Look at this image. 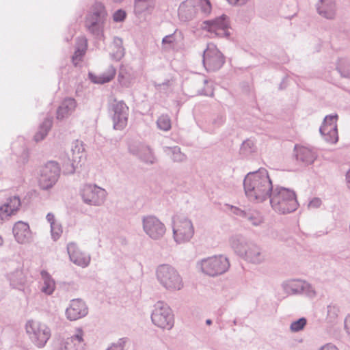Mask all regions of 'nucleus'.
Masks as SVG:
<instances>
[{"label":"nucleus","instance_id":"f257e3e1","mask_svg":"<svg viewBox=\"0 0 350 350\" xmlns=\"http://www.w3.org/2000/svg\"><path fill=\"white\" fill-rule=\"evenodd\" d=\"M274 187L265 168L247 173L243 180L245 194L250 202L255 203L268 200Z\"/></svg>","mask_w":350,"mask_h":350},{"label":"nucleus","instance_id":"f03ea898","mask_svg":"<svg viewBox=\"0 0 350 350\" xmlns=\"http://www.w3.org/2000/svg\"><path fill=\"white\" fill-rule=\"evenodd\" d=\"M229 242L234 252L245 261L254 265H260L265 262L267 255L262 248L242 235L232 236Z\"/></svg>","mask_w":350,"mask_h":350},{"label":"nucleus","instance_id":"7ed1b4c3","mask_svg":"<svg viewBox=\"0 0 350 350\" xmlns=\"http://www.w3.org/2000/svg\"><path fill=\"white\" fill-rule=\"evenodd\" d=\"M268 199L272 209L278 214H288L299 207L295 192L280 185L274 187Z\"/></svg>","mask_w":350,"mask_h":350},{"label":"nucleus","instance_id":"20e7f679","mask_svg":"<svg viewBox=\"0 0 350 350\" xmlns=\"http://www.w3.org/2000/svg\"><path fill=\"white\" fill-rule=\"evenodd\" d=\"M155 277L161 286L170 292L181 290L184 286L183 278L172 265L163 263L155 269Z\"/></svg>","mask_w":350,"mask_h":350},{"label":"nucleus","instance_id":"39448f33","mask_svg":"<svg viewBox=\"0 0 350 350\" xmlns=\"http://www.w3.org/2000/svg\"><path fill=\"white\" fill-rule=\"evenodd\" d=\"M106 18L107 12L101 3H96L86 16L85 27L92 36L98 40L103 38V27Z\"/></svg>","mask_w":350,"mask_h":350},{"label":"nucleus","instance_id":"423d86ee","mask_svg":"<svg viewBox=\"0 0 350 350\" xmlns=\"http://www.w3.org/2000/svg\"><path fill=\"white\" fill-rule=\"evenodd\" d=\"M196 267L202 273L211 277H216L229 269L230 262L224 255H215L198 260Z\"/></svg>","mask_w":350,"mask_h":350},{"label":"nucleus","instance_id":"0eeeda50","mask_svg":"<svg viewBox=\"0 0 350 350\" xmlns=\"http://www.w3.org/2000/svg\"><path fill=\"white\" fill-rule=\"evenodd\" d=\"M173 238L177 244L189 242L193 237L195 228L192 221L185 215H176L172 218Z\"/></svg>","mask_w":350,"mask_h":350},{"label":"nucleus","instance_id":"6e6552de","mask_svg":"<svg viewBox=\"0 0 350 350\" xmlns=\"http://www.w3.org/2000/svg\"><path fill=\"white\" fill-rule=\"evenodd\" d=\"M25 330L32 343L39 348L44 347L51 336V329L47 325L34 320L26 323Z\"/></svg>","mask_w":350,"mask_h":350},{"label":"nucleus","instance_id":"1a4fd4ad","mask_svg":"<svg viewBox=\"0 0 350 350\" xmlns=\"http://www.w3.org/2000/svg\"><path fill=\"white\" fill-rule=\"evenodd\" d=\"M152 323L162 329L170 330L174 325V317L170 306L163 301L154 305L151 314Z\"/></svg>","mask_w":350,"mask_h":350},{"label":"nucleus","instance_id":"9d476101","mask_svg":"<svg viewBox=\"0 0 350 350\" xmlns=\"http://www.w3.org/2000/svg\"><path fill=\"white\" fill-rule=\"evenodd\" d=\"M79 194L85 204L94 206H100L104 204L107 196V192L105 189L94 184L82 185Z\"/></svg>","mask_w":350,"mask_h":350},{"label":"nucleus","instance_id":"9b49d317","mask_svg":"<svg viewBox=\"0 0 350 350\" xmlns=\"http://www.w3.org/2000/svg\"><path fill=\"white\" fill-rule=\"evenodd\" d=\"M225 62V58L221 52L213 43H208L203 52L202 63L208 72H215L219 70Z\"/></svg>","mask_w":350,"mask_h":350},{"label":"nucleus","instance_id":"f8f14e48","mask_svg":"<svg viewBox=\"0 0 350 350\" xmlns=\"http://www.w3.org/2000/svg\"><path fill=\"white\" fill-rule=\"evenodd\" d=\"M142 228L145 234L151 239H161L166 232L165 224L156 216L148 215L142 218Z\"/></svg>","mask_w":350,"mask_h":350},{"label":"nucleus","instance_id":"ddd939ff","mask_svg":"<svg viewBox=\"0 0 350 350\" xmlns=\"http://www.w3.org/2000/svg\"><path fill=\"white\" fill-rule=\"evenodd\" d=\"M109 113L112 118L113 128L116 130H122L128 122L129 107L123 100H113L109 105Z\"/></svg>","mask_w":350,"mask_h":350},{"label":"nucleus","instance_id":"4468645a","mask_svg":"<svg viewBox=\"0 0 350 350\" xmlns=\"http://www.w3.org/2000/svg\"><path fill=\"white\" fill-rule=\"evenodd\" d=\"M60 174L58 163L53 161L47 162L41 169L39 185L43 190H48L57 183Z\"/></svg>","mask_w":350,"mask_h":350},{"label":"nucleus","instance_id":"2eb2a0df","mask_svg":"<svg viewBox=\"0 0 350 350\" xmlns=\"http://www.w3.org/2000/svg\"><path fill=\"white\" fill-rule=\"evenodd\" d=\"M201 28L208 31L211 36L228 37L230 35L229 19L224 14L213 20L203 21Z\"/></svg>","mask_w":350,"mask_h":350},{"label":"nucleus","instance_id":"dca6fc26","mask_svg":"<svg viewBox=\"0 0 350 350\" xmlns=\"http://www.w3.org/2000/svg\"><path fill=\"white\" fill-rule=\"evenodd\" d=\"M337 120V114L327 115L325 117L323 124L319 129L324 139L331 144L336 143L338 139Z\"/></svg>","mask_w":350,"mask_h":350},{"label":"nucleus","instance_id":"f3484780","mask_svg":"<svg viewBox=\"0 0 350 350\" xmlns=\"http://www.w3.org/2000/svg\"><path fill=\"white\" fill-rule=\"evenodd\" d=\"M21 201L18 196L8 198L0 206V224L16 215L20 209Z\"/></svg>","mask_w":350,"mask_h":350},{"label":"nucleus","instance_id":"a211bd4d","mask_svg":"<svg viewBox=\"0 0 350 350\" xmlns=\"http://www.w3.org/2000/svg\"><path fill=\"white\" fill-rule=\"evenodd\" d=\"M67 252L68 254L70 260L75 265L83 268L89 265L91 260L90 254L82 252L77 243L74 242L68 243Z\"/></svg>","mask_w":350,"mask_h":350},{"label":"nucleus","instance_id":"6ab92c4d","mask_svg":"<svg viewBox=\"0 0 350 350\" xmlns=\"http://www.w3.org/2000/svg\"><path fill=\"white\" fill-rule=\"evenodd\" d=\"M129 152L137 156L141 161L148 164H153L156 158L152 149L143 144L135 143L129 147Z\"/></svg>","mask_w":350,"mask_h":350},{"label":"nucleus","instance_id":"aec40b11","mask_svg":"<svg viewBox=\"0 0 350 350\" xmlns=\"http://www.w3.org/2000/svg\"><path fill=\"white\" fill-rule=\"evenodd\" d=\"M88 308L81 299H75L70 301V306L66 310V318L70 321H76L85 317Z\"/></svg>","mask_w":350,"mask_h":350},{"label":"nucleus","instance_id":"412c9836","mask_svg":"<svg viewBox=\"0 0 350 350\" xmlns=\"http://www.w3.org/2000/svg\"><path fill=\"white\" fill-rule=\"evenodd\" d=\"M157 3L144 0H133V14L138 18L145 19L155 10Z\"/></svg>","mask_w":350,"mask_h":350},{"label":"nucleus","instance_id":"4be33fe9","mask_svg":"<svg viewBox=\"0 0 350 350\" xmlns=\"http://www.w3.org/2000/svg\"><path fill=\"white\" fill-rule=\"evenodd\" d=\"M197 3L195 0H186L178 8V17L181 21L187 22L193 20L197 14Z\"/></svg>","mask_w":350,"mask_h":350},{"label":"nucleus","instance_id":"5701e85b","mask_svg":"<svg viewBox=\"0 0 350 350\" xmlns=\"http://www.w3.org/2000/svg\"><path fill=\"white\" fill-rule=\"evenodd\" d=\"M13 234L16 241L20 244L29 243L31 240V232L27 223L16 222L13 227Z\"/></svg>","mask_w":350,"mask_h":350},{"label":"nucleus","instance_id":"b1692460","mask_svg":"<svg viewBox=\"0 0 350 350\" xmlns=\"http://www.w3.org/2000/svg\"><path fill=\"white\" fill-rule=\"evenodd\" d=\"M318 13L327 19H334L336 14L334 0H319L317 3Z\"/></svg>","mask_w":350,"mask_h":350},{"label":"nucleus","instance_id":"393cba45","mask_svg":"<svg viewBox=\"0 0 350 350\" xmlns=\"http://www.w3.org/2000/svg\"><path fill=\"white\" fill-rule=\"evenodd\" d=\"M10 286L13 288L23 291L26 284V277L21 268H17L13 271H10L6 275Z\"/></svg>","mask_w":350,"mask_h":350},{"label":"nucleus","instance_id":"a878e982","mask_svg":"<svg viewBox=\"0 0 350 350\" xmlns=\"http://www.w3.org/2000/svg\"><path fill=\"white\" fill-rule=\"evenodd\" d=\"M77 102L72 98H66L57 109V119L63 120L68 118L75 110Z\"/></svg>","mask_w":350,"mask_h":350},{"label":"nucleus","instance_id":"bb28decb","mask_svg":"<svg viewBox=\"0 0 350 350\" xmlns=\"http://www.w3.org/2000/svg\"><path fill=\"white\" fill-rule=\"evenodd\" d=\"M84 332L81 328H77L70 337L66 338L68 350H85Z\"/></svg>","mask_w":350,"mask_h":350},{"label":"nucleus","instance_id":"cd10ccee","mask_svg":"<svg viewBox=\"0 0 350 350\" xmlns=\"http://www.w3.org/2000/svg\"><path fill=\"white\" fill-rule=\"evenodd\" d=\"M296 156L298 161L308 165L314 163L318 157V154L312 148L301 146L297 149Z\"/></svg>","mask_w":350,"mask_h":350},{"label":"nucleus","instance_id":"c85d7f7f","mask_svg":"<svg viewBox=\"0 0 350 350\" xmlns=\"http://www.w3.org/2000/svg\"><path fill=\"white\" fill-rule=\"evenodd\" d=\"M116 72V68L110 66L105 72L98 75L89 73V78L94 83L103 84L109 82L114 77Z\"/></svg>","mask_w":350,"mask_h":350},{"label":"nucleus","instance_id":"c756f323","mask_svg":"<svg viewBox=\"0 0 350 350\" xmlns=\"http://www.w3.org/2000/svg\"><path fill=\"white\" fill-rule=\"evenodd\" d=\"M42 284L41 287V291L46 295H51L55 288V282L54 280L51 278L49 273L43 270L40 273Z\"/></svg>","mask_w":350,"mask_h":350},{"label":"nucleus","instance_id":"7c9ffc66","mask_svg":"<svg viewBox=\"0 0 350 350\" xmlns=\"http://www.w3.org/2000/svg\"><path fill=\"white\" fill-rule=\"evenodd\" d=\"M301 283V280H288L282 282V288L288 295H300Z\"/></svg>","mask_w":350,"mask_h":350},{"label":"nucleus","instance_id":"2f4dec72","mask_svg":"<svg viewBox=\"0 0 350 350\" xmlns=\"http://www.w3.org/2000/svg\"><path fill=\"white\" fill-rule=\"evenodd\" d=\"M244 219L248 224L254 226H260L265 221L263 215L255 209L247 210Z\"/></svg>","mask_w":350,"mask_h":350},{"label":"nucleus","instance_id":"473e14b6","mask_svg":"<svg viewBox=\"0 0 350 350\" xmlns=\"http://www.w3.org/2000/svg\"><path fill=\"white\" fill-rule=\"evenodd\" d=\"M87 49V40L82 37L77 39V47L75 53L72 57V63L77 66L81 60L82 57L85 53Z\"/></svg>","mask_w":350,"mask_h":350},{"label":"nucleus","instance_id":"72a5a7b5","mask_svg":"<svg viewBox=\"0 0 350 350\" xmlns=\"http://www.w3.org/2000/svg\"><path fill=\"white\" fill-rule=\"evenodd\" d=\"M164 152L170 157L171 159L174 162L182 163L187 160V156L183 153L180 150V148L178 146L163 147Z\"/></svg>","mask_w":350,"mask_h":350},{"label":"nucleus","instance_id":"f704fd0d","mask_svg":"<svg viewBox=\"0 0 350 350\" xmlns=\"http://www.w3.org/2000/svg\"><path fill=\"white\" fill-rule=\"evenodd\" d=\"M84 147L82 142L76 140L72 144L71 154L70 155L74 161V164H79L83 157Z\"/></svg>","mask_w":350,"mask_h":350},{"label":"nucleus","instance_id":"c9c22d12","mask_svg":"<svg viewBox=\"0 0 350 350\" xmlns=\"http://www.w3.org/2000/svg\"><path fill=\"white\" fill-rule=\"evenodd\" d=\"M113 51L111 57L116 61H120L124 56V48L122 46V40L118 37L113 38Z\"/></svg>","mask_w":350,"mask_h":350},{"label":"nucleus","instance_id":"e433bc0d","mask_svg":"<svg viewBox=\"0 0 350 350\" xmlns=\"http://www.w3.org/2000/svg\"><path fill=\"white\" fill-rule=\"evenodd\" d=\"M52 126V118H46L39 127L38 131L34 135L36 142L42 140L47 135Z\"/></svg>","mask_w":350,"mask_h":350},{"label":"nucleus","instance_id":"4c0bfd02","mask_svg":"<svg viewBox=\"0 0 350 350\" xmlns=\"http://www.w3.org/2000/svg\"><path fill=\"white\" fill-rule=\"evenodd\" d=\"M52 126V118H46L39 127L38 131L34 135L36 142L42 140L47 135Z\"/></svg>","mask_w":350,"mask_h":350},{"label":"nucleus","instance_id":"58836bf2","mask_svg":"<svg viewBox=\"0 0 350 350\" xmlns=\"http://www.w3.org/2000/svg\"><path fill=\"white\" fill-rule=\"evenodd\" d=\"M62 159L64 173L67 174H74L78 164L73 163V159L70 155L63 154Z\"/></svg>","mask_w":350,"mask_h":350},{"label":"nucleus","instance_id":"ea45409f","mask_svg":"<svg viewBox=\"0 0 350 350\" xmlns=\"http://www.w3.org/2000/svg\"><path fill=\"white\" fill-rule=\"evenodd\" d=\"M300 288V295H304L309 298H314L317 296V292L314 287L306 281L302 280Z\"/></svg>","mask_w":350,"mask_h":350},{"label":"nucleus","instance_id":"a19ab883","mask_svg":"<svg viewBox=\"0 0 350 350\" xmlns=\"http://www.w3.org/2000/svg\"><path fill=\"white\" fill-rule=\"evenodd\" d=\"M340 310L335 305H329L327 308V320L330 323H334L338 317Z\"/></svg>","mask_w":350,"mask_h":350},{"label":"nucleus","instance_id":"79ce46f5","mask_svg":"<svg viewBox=\"0 0 350 350\" xmlns=\"http://www.w3.org/2000/svg\"><path fill=\"white\" fill-rule=\"evenodd\" d=\"M157 126L159 129L167 131L171 129V120L168 116L162 115L157 121Z\"/></svg>","mask_w":350,"mask_h":350},{"label":"nucleus","instance_id":"37998d69","mask_svg":"<svg viewBox=\"0 0 350 350\" xmlns=\"http://www.w3.org/2000/svg\"><path fill=\"white\" fill-rule=\"evenodd\" d=\"M118 80L119 83L124 88H129L133 84V79L126 72L120 71L118 75Z\"/></svg>","mask_w":350,"mask_h":350},{"label":"nucleus","instance_id":"c03bdc74","mask_svg":"<svg viewBox=\"0 0 350 350\" xmlns=\"http://www.w3.org/2000/svg\"><path fill=\"white\" fill-rule=\"evenodd\" d=\"M307 324V320L306 318L302 317L293 321L290 325V330L292 332H298L302 330Z\"/></svg>","mask_w":350,"mask_h":350},{"label":"nucleus","instance_id":"a18cd8bd","mask_svg":"<svg viewBox=\"0 0 350 350\" xmlns=\"http://www.w3.org/2000/svg\"><path fill=\"white\" fill-rule=\"evenodd\" d=\"M52 350H68L66 339L55 337L53 340Z\"/></svg>","mask_w":350,"mask_h":350},{"label":"nucleus","instance_id":"49530a36","mask_svg":"<svg viewBox=\"0 0 350 350\" xmlns=\"http://www.w3.org/2000/svg\"><path fill=\"white\" fill-rule=\"evenodd\" d=\"M241 150L244 154H249L255 150V144L252 139L244 141L241 146Z\"/></svg>","mask_w":350,"mask_h":350},{"label":"nucleus","instance_id":"de8ad7c7","mask_svg":"<svg viewBox=\"0 0 350 350\" xmlns=\"http://www.w3.org/2000/svg\"><path fill=\"white\" fill-rule=\"evenodd\" d=\"M62 232L63 230L62 225L59 222L53 224L51 226V233L53 241H57L59 239L62 234Z\"/></svg>","mask_w":350,"mask_h":350},{"label":"nucleus","instance_id":"09e8293b","mask_svg":"<svg viewBox=\"0 0 350 350\" xmlns=\"http://www.w3.org/2000/svg\"><path fill=\"white\" fill-rule=\"evenodd\" d=\"M203 83L205 86L203 89L199 90L198 91V94L200 95L212 96L213 95V89L212 85H208V81L207 79H203Z\"/></svg>","mask_w":350,"mask_h":350},{"label":"nucleus","instance_id":"8fccbe9b","mask_svg":"<svg viewBox=\"0 0 350 350\" xmlns=\"http://www.w3.org/2000/svg\"><path fill=\"white\" fill-rule=\"evenodd\" d=\"M202 12L205 15H208L212 10V6L209 0H198Z\"/></svg>","mask_w":350,"mask_h":350},{"label":"nucleus","instance_id":"3c124183","mask_svg":"<svg viewBox=\"0 0 350 350\" xmlns=\"http://www.w3.org/2000/svg\"><path fill=\"white\" fill-rule=\"evenodd\" d=\"M127 340L126 338H120L116 342L112 343L107 350H124V345Z\"/></svg>","mask_w":350,"mask_h":350},{"label":"nucleus","instance_id":"603ef678","mask_svg":"<svg viewBox=\"0 0 350 350\" xmlns=\"http://www.w3.org/2000/svg\"><path fill=\"white\" fill-rule=\"evenodd\" d=\"M226 206L228 207V210H230L232 214L244 219L247 211L242 210L240 208L234 206L232 205L226 204Z\"/></svg>","mask_w":350,"mask_h":350},{"label":"nucleus","instance_id":"864d4df0","mask_svg":"<svg viewBox=\"0 0 350 350\" xmlns=\"http://www.w3.org/2000/svg\"><path fill=\"white\" fill-rule=\"evenodd\" d=\"M175 42H176L175 33L170 34V35L165 36L162 40V43L164 45H169L168 46L169 49L173 48Z\"/></svg>","mask_w":350,"mask_h":350},{"label":"nucleus","instance_id":"5fc2aeb1","mask_svg":"<svg viewBox=\"0 0 350 350\" xmlns=\"http://www.w3.org/2000/svg\"><path fill=\"white\" fill-rule=\"evenodd\" d=\"M126 12L122 10H118L113 15V19L116 22H121L126 17Z\"/></svg>","mask_w":350,"mask_h":350},{"label":"nucleus","instance_id":"6e6d98bb","mask_svg":"<svg viewBox=\"0 0 350 350\" xmlns=\"http://www.w3.org/2000/svg\"><path fill=\"white\" fill-rule=\"evenodd\" d=\"M322 201L319 198H312L308 204V208L310 209L318 208L321 206Z\"/></svg>","mask_w":350,"mask_h":350},{"label":"nucleus","instance_id":"4d7b16f0","mask_svg":"<svg viewBox=\"0 0 350 350\" xmlns=\"http://www.w3.org/2000/svg\"><path fill=\"white\" fill-rule=\"evenodd\" d=\"M230 5L233 6H243L247 4L250 0H226Z\"/></svg>","mask_w":350,"mask_h":350},{"label":"nucleus","instance_id":"13d9d810","mask_svg":"<svg viewBox=\"0 0 350 350\" xmlns=\"http://www.w3.org/2000/svg\"><path fill=\"white\" fill-rule=\"evenodd\" d=\"M345 329L348 340L350 342V314L347 315L345 319Z\"/></svg>","mask_w":350,"mask_h":350},{"label":"nucleus","instance_id":"bf43d9fd","mask_svg":"<svg viewBox=\"0 0 350 350\" xmlns=\"http://www.w3.org/2000/svg\"><path fill=\"white\" fill-rule=\"evenodd\" d=\"M225 117L223 115H217L213 120V124L216 126L222 125L225 122Z\"/></svg>","mask_w":350,"mask_h":350},{"label":"nucleus","instance_id":"052dcab7","mask_svg":"<svg viewBox=\"0 0 350 350\" xmlns=\"http://www.w3.org/2000/svg\"><path fill=\"white\" fill-rule=\"evenodd\" d=\"M46 219L47 221L50 224V226L53 225V224L57 223L55 221V215L51 213H49L46 215Z\"/></svg>","mask_w":350,"mask_h":350},{"label":"nucleus","instance_id":"680f3d73","mask_svg":"<svg viewBox=\"0 0 350 350\" xmlns=\"http://www.w3.org/2000/svg\"><path fill=\"white\" fill-rule=\"evenodd\" d=\"M319 350H339L336 346L333 344L328 343L323 346Z\"/></svg>","mask_w":350,"mask_h":350},{"label":"nucleus","instance_id":"e2e57ef3","mask_svg":"<svg viewBox=\"0 0 350 350\" xmlns=\"http://www.w3.org/2000/svg\"><path fill=\"white\" fill-rule=\"evenodd\" d=\"M346 185L347 188L350 190V169L346 173Z\"/></svg>","mask_w":350,"mask_h":350},{"label":"nucleus","instance_id":"0e129e2a","mask_svg":"<svg viewBox=\"0 0 350 350\" xmlns=\"http://www.w3.org/2000/svg\"><path fill=\"white\" fill-rule=\"evenodd\" d=\"M212 323H213V321H212V320H211V319H206V324L207 325H211Z\"/></svg>","mask_w":350,"mask_h":350},{"label":"nucleus","instance_id":"69168bd1","mask_svg":"<svg viewBox=\"0 0 350 350\" xmlns=\"http://www.w3.org/2000/svg\"><path fill=\"white\" fill-rule=\"evenodd\" d=\"M124 0H113V2L115 3H121Z\"/></svg>","mask_w":350,"mask_h":350},{"label":"nucleus","instance_id":"338daca9","mask_svg":"<svg viewBox=\"0 0 350 350\" xmlns=\"http://www.w3.org/2000/svg\"><path fill=\"white\" fill-rule=\"evenodd\" d=\"M3 243V239H2V237L0 236V246H1V245H2Z\"/></svg>","mask_w":350,"mask_h":350},{"label":"nucleus","instance_id":"774afa93","mask_svg":"<svg viewBox=\"0 0 350 350\" xmlns=\"http://www.w3.org/2000/svg\"><path fill=\"white\" fill-rule=\"evenodd\" d=\"M233 323H234V325H236V324H237V321H236V320H234V321H233Z\"/></svg>","mask_w":350,"mask_h":350}]
</instances>
